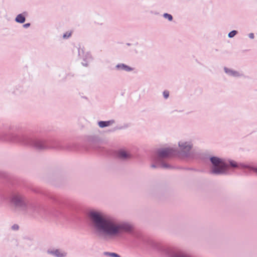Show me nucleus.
<instances>
[{"label": "nucleus", "instance_id": "f257e3e1", "mask_svg": "<svg viewBox=\"0 0 257 257\" xmlns=\"http://www.w3.org/2000/svg\"><path fill=\"white\" fill-rule=\"evenodd\" d=\"M33 191L41 194L52 200L54 204V208L48 211L40 204L29 203L25 196L17 191H13L11 193L10 202L15 208L27 213L30 212L34 218L38 216L44 217L47 214L50 213L56 217L70 218L76 217L80 211L78 205L72 200L58 198L50 193L40 189H35Z\"/></svg>", "mask_w": 257, "mask_h": 257}, {"label": "nucleus", "instance_id": "f03ea898", "mask_svg": "<svg viewBox=\"0 0 257 257\" xmlns=\"http://www.w3.org/2000/svg\"><path fill=\"white\" fill-rule=\"evenodd\" d=\"M0 140L12 143H18L32 146L39 150L48 148L64 149L61 142L52 138H44L35 135L17 134L0 130Z\"/></svg>", "mask_w": 257, "mask_h": 257}, {"label": "nucleus", "instance_id": "7ed1b4c3", "mask_svg": "<svg viewBox=\"0 0 257 257\" xmlns=\"http://www.w3.org/2000/svg\"><path fill=\"white\" fill-rule=\"evenodd\" d=\"M209 160L211 163L209 173L214 175H229V167L234 169H240L245 172H254L257 174V167L249 164L237 162L231 159H226L215 156H209Z\"/></svg>", "mask_w": 257, "mask_h": 257}, {"label": "nucleus", "instance_id": "20e7f679", "mask_svg": "<svg viewBox=\"0 0 257 257\" xmlns=\"http://www.w3.org/2000/svg\"><path fill=\"white\" fill-rule=\"evenodd\" d=\"M178 147L179 149H176L178 157L190 159H203L204 158L202 151L194 147L191 141H180L178 142Z\"/></svg>", "mask_w": 257, "mask_h": 257}, {"label": "nucleus", "instance_id": "39448f33", "mask_svg": "<svg viewBox=\"0 0 257 257\" xmlns=\"http://www.w3.org/2000/svg\"><path fill=\"white\" fill-rule=\"evenodd\" d=\"M157 156L159 161L162 159L177 157L176 149L170 147L160 148L157 150Z\"/></svg>", "mask_w": 257, "mask_h": 257}, {"label": "nucleus", "instance_id": "423d86ee", "mask_svg": "<svg viewBox=\"0 0 257 257\" xmlns=\"http://www.w3.org/2000/svg\"><path fill=\"white\" fill-rule=\"evenodd\" d=\"M116 156L119 159L126 161L132 158V155L124 149H120L116 153Z\"/></svg>", "mask_w": 257, "mask_h": 257}, {"label": "nucleus", "instance_id": "0eeeda50", "mask_svg": "<svg viewBox=\"0 0 257 257\" xmlns=\"http://www.w3.org/2000/svg\"><path fill=\"white\" fill-rule=\"evenodd\" d=\"M48 254H51L55 257H65L67 253L62 251L59 249H48L47 251Z\"/></svg>", "mask_w": 257, "mask_h": 257}, {"label": "nucleus", "instance_id": "6e6552de", "mask_svg": "<svg viewBox=\"0 0 257 257\" xmlns=\"http://www.w3.org/2000/svg\"><path fill=\"white\" fill-rule=\"evenodd\" d=\"M160 162L158 164H152L151 167L153 168H156L158 167L164 168L166 169H174V167L172 165L169 164L168 163L163 161H160Z\"/></svg>", "mask_w": 257, "mask_h": 257}, {"label": "nucleus", "instance_id": "1a4fd4ad", "mask_svg": "<svg viewBox=\"0 0 257 257\" xmlns=\"http://www.w3.org/2000/svg\"><path fill=\"white\" fill-rule=\"evenodd\" d=\"M115 69L117 70H122L125 72H131L134 70V68L124 63H118L115 66Z\"/></svg>", "mask_w": 257, "mask_h": 257}, {"label": "nucleus", "instance_id": "9d476101", "mask_svg": "<svg viewBox=\"0 0 257 257\" xmlns=\"http://www.w3.org/2000/svg\"><path fill=\"white\" fill-rule=\"evenodd\" d=\"M224 70L225 73L227 74L229 76H232L234 77H240L242 75L239 73V72L234 70L233 69L228 68L226 67H224Z\"/></svg>", "mask_w": 257, "mask_h": 257}, {"label": "nucleus", "instance_id": "9b49d317", "mask_svg": "<svg viewBox=\"0 0 257 257\" xmlns=\"http://www.w3.org/2000/svg\"><path fill=\"white\" fill-rule=\"evenodd\" d=\"M28 16L27 12H24L22 13L18 14L15 18V21L20 24H23L26 21V18Z\"/></svg>", "mask_w": 257, "mask_h": 257}, {"label": "nucleus", "instance_id": "f8f14e48", "mask_svg": "<svg viewBox=\"0 0 257 257\" xmlns=\"http://www.w3.org/2000/svg\"><path fill=\"white\" fill-rule=\"evenodd\" d=\"M78 56L80 57H82L83 59H85V60H88V61H91L92 60V57L91 54L89 52H87L85 56L83 57V55L84 54V50L83 49L79 48L78 49Z\"/></svg>", "mask_w": 257, "mask_h": 257}, {"label": "nucleus", "instance_id": "ddd939ff", "mask_svg": "<svg viewBox=\"0 0 257 257\" xmlns=\"http://www.w3.org/2000/svg\"><path fill=\"white\" fill-rule=\"evenodd\" d=\"M115 123L114 119H110L106 121L100 120L97 122L98 125L100 128H104L105 127L109 126Z\"/></svg>", "mask_w": 257, "mask_h": 257}, {"label": "nucleus", "instance_id": "4468645a", "mask_svg": "<svg viewBox=\"0 0 257 257\" xmlns=\"http://www.w3.org/2000/svg\"><path fill=\"white\" fill-rule=\"evenodd\" d=\"M20 128V126L19 125H10L7 127L6 128V130H8L9 131L12 132H16L18 131Z\"/></svg>", "mask_w": 257, "mask_h": 257}, {"label": "nucleus", "instance_id": "2eb2a0df", "mask_svg": "<svg viewBox=\"0 0 257 257\" xmlns=\"http://www.w3.org/2000/svg\"><path fill=\"white\" fill-rule=\"evenodd\" d=\"M128 127V124H124L123 125L121 126H116L111 130H110L109 131L111 132H114L117 130H123Z\"/></svg>", "mask_w": 257, "mask_h": 257}, {"label": "nucleus", "instance_id": "dca6fc26", "mask_svg": "<svg viewBox=\"0 0 257 257\" xmlns=\"http://www.w3.org/2000/svg\"><path fill=\"white\" fill-rule=\"evenodd\" d=\"M0 178L5 179H9L10 178V175L7 172L0 170Z\"/></svg>", "mask_w": 257, "mask_h": 257}, {"label": "nucleus", "instance_id": "f3484780", "mask_svg": "<svg viewBox=\"0 0 257 257\" xmlns=\"http://www.w3.org/2000/svg\"><path fill=\"white\" fill-rule=\"evenodd\" d=\"M103 253L104 255L110 257H120V256L118 254L115 252H104Z\"/></svg>", "mask_w": 257, "mask_h": 257}, {"label": "nucleus", "instance_id": "a211bd4d", "mask_svg": "<svg viewBox=\"0 0 257 257\" xmlns=\"http://www.w3.org/2000/svg\"><path fill=\"white\" fill-rule=\"evenodd\" d=\"M163 17L166 19H168V20L170 22H171L173 21V16L170 14H168V13H164L163 15Z\"/></svg>", "mask_w": 257, "mask_h": 257}, {"label": "nucleus", "instance_id": "6ab92c4d", "mask_svg": "<svg viewBox=\"0 0 257 257\" xmlns=\"http://www.w3.org/2000/svg\"><path fill=\"white\" fill-rule=\"evenodd\" d=\"M98 140V137L97 136H89L88 141L92 143H95Z\"/></svg>", "mask_w": 257, "mask_h": 257}, {"label": "nucleus", "instance_id": "aec40b11", "mask_svg": "<svg viewBox=\"0 0 257 257\" xmlns=\"http://www.w3.org/2000/svg\"><path fill=\"white\" fill-rule=\"evenodd\" d=\"M237 33H238V31H236V30H232V31H230L228 34V37L229 38H232L234 37Z\"/></svg>", "mask_w": 257, "mask_h": 257}, {"label": "nucleus", "instance_id": "412c9836", "mask_svg": "<svg viewBox=\"0 0 257 257\" xmlns=\"http://www.w3.org/2000/svg\"><path fill=\"white\" fill-rule=\"evenodd\" d=\"M92 149L95 150H96L99 152H103V148H101V147L96 146L95 145H93L92 147Z\"/></svg>", "mask_w": 257, "mask_h": 257}, {"label": "nucleus", "instance_id": "4be33fe9", "mask_svg": "<svg viewBox=\"0 0 257 257\" xmlns=\"http://www.w3.org/2000/svg\"><path fill=\"white\" fill-rule=\"evenodd\" d=\"M163 96L165 99H167L169 97V91L168 90H164L163 92Z\"/></svg>", "mask_w": 257, "mask_h": 257}, {"label": "nucleus", "instance_id": "5701e85b", "mask_svg": "<svg viewBox=\"0 0 257 257\" xmlns=\"http://www.w3.org/2000/svg\"><path fill=\"white\" fill-rule=\"evenodd\" d=\"M71 35V33H69V32H66L65 33H64L63 35V38L65 39H68V38H69L70 37Z\"/></svg>", "mask_w": 257, "mask_h": 257}, {"label": "nucleus", "instance_id": "b1692460", "mask_svg": "<svg viewBox=\"0 0 257 257\" xmlns=\"http://www.w3.org/2000/svg\"><path fill=\"white\" fill-rule=\"evenodd\" d=\"M90 61L88 60H85V59H83V61L82 62V65L84 66L87 67L88 66V63Z\"/></svg>", "mask_w": 257, "mask_h": 257}, {"label": "nucleus", "instance_id": "393cba45", "mask_svg": "<svg viewBox=\"0 0 257 257\" xmlns=\"http://www.w3.org/2000/svg\"><path fill=\"white\" fill-rule=\"evenodd\" d=\"M11 228L13 230H18L19 229V226L17 224H15L12 226Z\"/></svg>", "mask_w": 257, "mask_h": 257}, {"label": "nucleus", "instance_id": "a878e982", "mask_svg": "<svg viewBox=\"0 0 257 257\" xmlns=\"http://www.w3.org/2000/svg\"><path fill=\"white\" fill-rule=\"evenodd\" d=\"M31 26V24L30 23H26L23 25V27L24 28H28Z\"/></svg>", "mask_w": 257, "mask_h": 257}, {"label": "nucleus", "instance_id": "bb28decb", "mask_svg": "<svg viewBox=\"0 0 257 257\" xmlns=\"http://www.w3.org/2000/svg\"><path fill=\"white\" fill-rule=\"evenodd\" d=\"M248 37L251 39H253L254 37V34L252 33H250L248 34Z\"/></svg>", "mask_w": 257, "mask_h": 257}, {"label": "nucleus", "instance_id": "cd10ccee", "mask_svg": "<svg viewBox=\"0 0 257 257\" xmlns=\"http://www.w3.org/2000/svg\"><path fill=\"white\" fill-rule=\"evenodd\" d=\"M186 170H191V171H196V170L193 168H186L184 169Z\"/></svg>", "mask_w": 257, "mask_h": 257}, {"label": "nucleus", "instance_id": "c85d7f7f", "mask_svg": "<svg viewBox=\"0 0 257 257\" xmlns=\"http://www.w3.org/2000/svg\"><path fill=\"white\" fill-rule=\"evenodd\" d=\"M65 148L67 150H70L72 149V148L70 146L66 147Z\"/></svg>", "mask_w": 257, "mask_h": 257}, {"label": "nucleus", "instance_id": "c756f323", "mask_svg": "<svg viewBox=\"0 0 257 257\" xmlns=\"http://www.w3.org/2000/svg\"><path fill=\"white\" fill-rule=\"evenodd\" d=\"M133 50L135 51V53L136 54H137L138 53V51L136 50V48L134 49Z\"/></svg>", "mask_w": 257, "mask_h": 257}, {"label": "nucleus", "instance_id": "7c9ffc66", "mask_svg": "<svg viewBox=\"0 0 257 257\" xmlns=\"http://www.w3.org/2000/svg\"><path fill=\"white\" fill-rule=\"evenodd\" d=\"M126 45L127 46H131V45H132V44H131V43H126Z\"/></svg>", "mask_w": 257, "mask_h": 257}]
</instances>
